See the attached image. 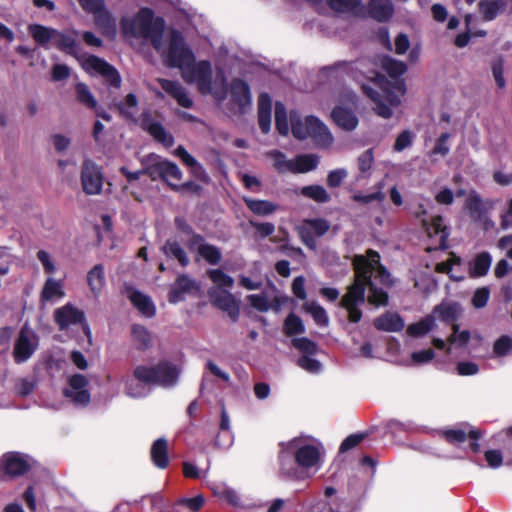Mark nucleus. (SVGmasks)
Instances as JSON below:
<instances>
[{"mask_svg":"<svg viewBox=\"0 0 512 512\" xmlns=\"http://www.w3.org/2000/svg\"><path fill=\"white\" fill-rule=\"evenodd\" d=\"M355 280L348 287L340 301L348 313L351 323H358L362 318L360 306L365 302V290L368 288V301L375 306H385L388 303L386 289L393 284L388 270L380 263V255L368 250L366 255H355L353 258Z\"/></svg>","mask_w":512,"mask_h":512,"instance_id":"nucleus-1","label":"nucleus"},{"mask_svg":"<svg viewBox=\"0 0 512 512\" xmlns=\"http://www.w3.org/2000/svg\"><path fill=\"white\" fill-rule=\"evenodd\" d=\"M325 455L319 439L310 435L293 437L279 444V474L288 480L310 478L322 468Z\"/></svg>","mask_w":512,"mask_h":512,"instance_id":"nucleus-2","label":"nucleus"},{"mask_svg":"<svg viewBox=\"0 0 512 512\" xmlns=\"http://www.w3.org/2000/svg\"><path fill=\"white\" fill-rule=\"evenodd\" d=\"M381 67L391 80L379 78L372 85H363V92L375 103L377 115L388 119L392 116V108L401 103V97L406 93V84L400 78L407 70L404 62L385 56L381 59Z\"/></svg>","mask_w":512,"mask_h":512,"instance_id":"nucleus-3","label":"nucleus"},{"mask_svg":"<svg viewBox=\"0 0 512 512\" xmlns=\"http://www.w3.org/2000/svg\"><path fill=\"white\" fill-rule=\"evenodd\" d=\"M180 375L178 367L169 362H161L156 366H137L133 378L125 380V393L132 398H143L148 395L147 385L171 387L176 384Z\"/></svg>","mask_w":512,"mask_h":512,"instance_id":"nucleus-4","label":"nucleus"},{"mask_svg":"<svg viewBox=\"0 0 512 512\" xmlns=\"http://www.w3.org/2000/svg\"><path fill=\"white\" fill-rule=\"evenodd\" d=\"M120 27L127 40L150 41L156 51H161L165 23L161 17H154L152 9L141 8L133 16L122 17Z\"/></svg>","mask_w":512,"mask_h":512,"instance_id":"nucleus-5","label":"nucleus"},{"mask_svg":"<svg viewBox=\"0 0 512 512\" xmlns=\"http://www.w3.org/2000/svg\"><path fill=\"white\" fill-rule=\"evenodd\" d=\"M181 77L188 84H196L201 94H210L219 102L227 97L228 88L223 71L219 70L213 79L212 65L207 60H194L181 73Z\"/></svg>","mask_w":512,"mask_h":512,"instance_id":"nucleus-6","label":"nucleus"},{"mask_svg":"<svg viewBox=\"0 0 512 512\" xmlns=\"http://www.w3.org/2000/svg\"><path fill=\"white\" fill-rule=\"evenodd\" d=\"M291 132L298 140L312 138L319 147L327 148L333 143V136L328 127L315 116L302 117L299 112L291 111L289 115Z\"/></svg>","mask_w":512,"mask_h":512,"instance_id":"nucleus-7","label":"nucleus"},{"mask_svg":"<svg viewBox=\"0 0 512 512\" xmlns=\"http://www.w3.org/2000/svg\"><path fill=\"white\" fill-rule=\"evenodd\" d=\"M144 165L146 175H148L152 180H156L158 178L162 179L174 190L178 191L181 188H189L194 185L193 182H186L181 186L175 184L174 181H180L182 178L180 168L175 163L163 159L157 154H149L144 160Z\"/></svg>","mask_w":512,"mask_h":512,"instance_id":"nucleus-8","label":"nucleus"},{"mask_svg":"<svg viewBox=\"0 0 512 512\" xmlns=\"http://www.w3.org/2000/svg\"><path fill=\"white\" fill-rule=\"evenodd\" d=\"M166 66L178 68L181 73L194 62L195 55L191 48L186 44L184 36L178 30H172L169 37V46L166 50L162 47L158 51Z\"/></svg>","mask_w":512,"mask_h":512,"instance_id":"nucleus-9","label":"nucleus"},{"mask_svg":"<svg viewBox=\"0 0 512 512\" xmlns=\"http://www.w3.org/2000/svg\"><path fill=\"white\" fill-rule=\"evenodd\" d=\"M81 65L91 75H100L110 86L120 88L121 77L118 71L104 59L85 55L81 58Z\"/></svg>","mask_w":512,"mask_h":512,"instance_id":"nucleus-10","label":"nucleus"},{"mask_svg":"<svg viewBox=\"0 0 512 512\" xmlns=\"http://www.w3.org/2000/svg\"><path fill=\"white\" fill-rule=\"evenodd\" d=\"M38 345L39 337L37 334L27 325H24L15 340L13 349L14 361L17 364L26 362L37 350Z\"/></svg>","mask_w":512,"mask_h":512,"instance_id":"nucleus-11","label":"nucleus"},{"mask_svg":"<svg viewBox=\"0 0 512 512\" xmlns=\"http://www.w3.org/2000/svg\"><path fill=\"white\" fill-rule=\"evenodd\" d=\"M81 185L87 195H99L104 184L102 168L90 159H85L81 169Z\"/></svg>","mask_w":512,"mask_h":512,"instance_id":"nucleus-12","label":"nucleus"},{"mask_svg":"<svg viewBox=\"0 0 512 512\" xmlns=\"http://www.w3.org/2000/svg\"><path fill=\"white\" fill-rule=\"evenodd\" d=\"M34 460L20 452H7L0 458V475L16 477L25 474Z\"/></svg>","mask_w":512,"mask_h":512,"instance_id":"nucleus-13","label":"nucleus"},{"mask_svg":"<svg viewBox=\"0 0 512 512\" xmlns=\"http://www.w3.org/2000/svg\"><path fill=\"white\" fill-rule=\"evenodd\" d=\"M88 379L81 374H74L68 379V386L63 390L66 398L74 405L84 407L90 403L91 395L88 390Z\"/></svg>","mask_w":512,"mask_h":512,"instance_id":"nucleus-14","label":"nucleus"},{"mask_svg":"<svg viewBox=\"0 0 512 512\" xmlns=\"http://www.w3.org/2000/svg\"><path fill=\"white\" fill-rule=\"evenodd\" d=\"M187 247L191 252H196L198 259L205 260L210 265H218L222 259L221 250L212 244L206 242L205 238L197 233H192V237L187 241Z\"/></svg>","mask_w":512,"mask_h":512,"instance_id":"nucleus-15","label":"nucleus"},{"mask_svg":"<svg viewBox=\"0 0 512 512\" xmlns=\"http://www.w3.org/2000/svg\"><path fill=\"white\" fill-rule=\"evenodd\" d=\"M208 295L214 306L226 312L233 321L238 319L240 314L239 305L229 290L211 287L208 290Z\"/></svg>","mask_w":512,"mask_h":512,"instance_id":"nucleus-16","label":"nucleus"},{"mask_svg":"<svg viewBox=\"0 0 512 512\" xmlns=\"http://www.w3.org/2000/svg\"><path fill=\"white\" fill-rule=\"evenodd\" d=\"M423 227L429 238L434 240V246L429 247L428 250H444L447 248V239L449 237V230L443 223L441 216H434L430 221L423 219Z\"/></svg>","mask_w":512,"mask_h":512,"instance_id":"nucleus-17","label":"nucleus"},{"mask_svg":"<svg viewBox=\"0 0 512 512\" xmlns=\"http://www.w3.org/2000/svg\"><path fill=\"white\" fill-rule=\"evenodd\" d=\"M86 12L93 14L95 24L107 35L116 33V22L112 14L105 7L104 0L92 2L90 6L83 8Z\"/></svg>","mask_w":512,"mask_h":512,"instance_id":"nucleus-18","label":"nucleus"},{"mask_svg":"<svg viewBox=\"0 0 512 512\" xmlns=\"http://www.w3.org/2000/svg\"><path fill=\"white\" fill-rule=\"evenodd\" d=\"M54 321L63 331L73 325L82 324L85 321V314L71 303H67L54 311Z\"/></svg>","mask_w":512,"mask_h":512,"instance_id":"nucleus-19","label":"nucleus"},{"mask_svg":"<svg viewBox=\"0 0 512 512\" xmlns=\"http://www.w3.org/2000/svg\"><path fill=\"white\" fill-rule=\"evenodd\" d=\"M156 81L178 105L184 108H191L193 106V101L188 95L186 88L179 81L164 78H158Z\"/></svg>","mask_w":512,"mask_h":512,"instance_id":"nucleus-20","label":"nucleus"},{"mask_svg":"<svg viewBox=\"0 0 512 512\" xmlns=\"http://www.w3.org/2000/svg\"><path fill=\"white\" fill-rule=\"evenodd\" d=\"M247 299L250 305L260 312H267L269 310L279 312L288 301L286 296L276 295L273 298H269L266 293L251 294Z\"/></svg>","mask_w":512,"mask_h":512,"instance_id":"nucleus-21","label":"nucleus"},{"mask_svg":"<svg viewBox=\"0 0 512 512\" xmlns=\"http://www.w3.org/2000/svg\"><path fill=\"white\" fill-rule=\"evenodd\" d=\"M231 97L240 112H245L252 104L249 84L242 79H233L230 85Z\"/></svg>","mask_w":512,"mask_h":512,"instance_id":"nucleus-22","label":"nucleus"},{"mask_svg":"<svg viewBox=\"0 0 512 512\" xmlns=\"http://www.w3.org/2000/svg\"><path fill=\"white\" fill-rule=\"evenodd\" d=\"M197 291L198 285L194 279L185 274L180 275L170 288L169 302L176 304L184 300L186 294H192Z\"/></svg>","mask_w":512,"mask_h":512,"instance_id":"nucleus-23","label":"nucleus"},{"mask_svg":"<svg viewBox=\"0 0 512 512\" xmlns=\"http://www.w3.org/2000/svg\"><path fill=\"white\" fill-rule=\"evenodd\" d=\"M65 297L64 284L62 280L49 277L44 282L40 293V303H56Z\"/></svg>","mask_w":512,"mask_h":512,"instance_id":"nucleus-24","label":"nucleus"},{"mask_svg":"<svg viewBox=\"0 0 512 512\" xmlns=\"http://www.w3.org/2000/svg\"><path fill=\"white\" fill-rule=\"evenodd\" d=\"M142 126L149 132L151 136H153L155 140L160 142L163 146L169 148L174 144V138L172 134L167 132L159 122L144 118L142 121Z\"/></svg>","mask_w":512,"mask_h":512,"instance_id":"nucleus-25","label":"nucleus"},{"mask_svg":"<svg viewBox=\"0 0 512 512\" xmlns=\"http://www.w3.org/2000/svg\"><path fill=\"white\" fill-rule=\"evenodd\" d=\"M162 252L168 259L178 261L182 267H186L190 263L185 249L176 239H168L162 247Z\"/></svg>","mask_w":512,"mask_h":512,"instance_id":"nucleus-26","label":"nucleus"},{"mask_svg":"<svg viewBox=\"0 0 512 512\" xmlns=\"http://www.w3.org/2000/svg\"><path fill=\"white\" fill-rule=\"evenodd\" d=\"M334 122L342 129L347 131L354 130L358 125V118L355 113L343 107H335L331 113Z\"/></svg>","mask_w":512,"mask_h":512,"instance_id":"nucleus-27","label":"nucleus"},{"mask_svg":"<svg viewBox=\"0 0 512 512\" xmlns=\"http://www.w3.org/2000/svg\"><path fill=\"white\" fill-rule=\"evenodd\" d=\"M128 298L131 303L146 317L155 315L156 309L151 298L138 290H129Z\"/></svg>","mask_w":512,"mask_h":512,"instance_id":"nucleus-28","label":"nucleus"},{"mask_svg":"<svg viewBox=\"0 0 512 512\" xmlns=\"http://www.w3.org/2000/svg\"><path fill=\"white\" fill-rule=\"evenodd\" d=\"M404 321L396 313L387 312L374 321L376 329L386 332H399L404 328Z\"/></svg>","mask_w":512,"mask_h":512,"instance_id":"nucleus-29","label":"nucleus"},{"mask_svg":"<svg viewBox=\"0 0 512 512\" xmlns=\"http://www.w3.org/2000/svg\"><path fill=\"white\" fill-rule=\"evenodd\" d=\"M492 264V257L488 252L477 254L469 263V274L473 278L485 276Z\"/></svg>","mask_w":512,"mask_h":512,"instance_id":"nucleus-30","label":"nucleus"},{"mask_svg":"<svg viewBox=\"0 0 512 512\" xmlns=\"http://www.w3.org/2000/svg\"><path fill=\"white\" fill-rule=\"evenodd\" d=\"M393 10L390 0H371L369 2V14L378 22H385L390 19Z\"/></svg>","mask_w":512,"mask_h":512,"instance_id":"nucleus-31","label":"nucleus"},{"mask_svg":"<svg viewBox=\"0 0 512 512\" xmlns=\"http://www.w3.org/2000/svg\"><path fill=\"white\" fill-rule=\"evenodd\" d=\"M465 207L468 210L470 217L475 221H481L487 212L485 203L476 191H471L468 194Z\"/></svg>","mask_w":512,"mask_h":512,"instance_id":"nucleus-32","label":"nucleus"},{"mask_svg":"<svg viewBox=\"0 0 512 512\" xmlns=\"http://www.w3.org/2000/svg\"><path fill=\"white\" fill-rule=\"evenodd\" d=\"M87 283L90 291L98 297L105 285V273L102 264L95 265L87 274Z\"/></svg>","mask_w":512,"mask_h":512,"instance_id":"nucleus-33","label":"nucleus"},{"mask_svg":"<svg viewBox=\"0 0 512 512\" xmlns=\"http://www.w3.org/2000/svg\"><path fill=\"white\" fill-rule=\"evenodd\" d=\"M168 445L167 440L165 438L157 439L151 448V458L155 466L160 469H164L167 467L169 463L168 458Z\"/></svg>","mask_w":512,"mask_h":512,"instance_id":"nucleus-34","label":"nucleus"},{"mask_svg":"<svg viewBox=\"0 0 512 512\" xmlns=\"http://www.w3.org/2000/svg\"><path fill=\"white\" fill-rule=\"evenodd\" d=\"M174 155L180 158L183 164L191 169V172L195 177L202 179L205 176L203 166L192 155H190L183 146H178L174 151Z\"/></svg>","mask_w":512,"mask_h":512,"instance_id":"nucleus-35","label":"nucleus"},{"mask_svg":"<svg viewBox=\"0 0 512 512\" xmlns=\"http://www.w3.org/2000/svg\"><path fill=\"white\" fill-rule=\"evenodd\" d=\"M244 202L251 212L260 216L270 215L278 209L277 204L268 200L244 197Z\"/></svg>","mask_w":512,"mask_h":512,"instance_id":"nucleus-36","label":"nucleus"},{"mask_svg":"<svg viewBox=\"0 0 512 512\" xmlns=\"http://www.w3.org/2000/svg\"><path fill=\"white\" fill-rule=\"evenodd\" d=\"M507 0H483L479 3V10L486 21L497 17L506 6Z\"/></svg>","mask_w":512,"mask_h":512,"instance_id":"nucleus-37","label":"nucleus"},{"mask_svg":"<svg viewBox=\"0 0 512 512\" xmlns=\"http://www.w3.org/2000/svg\"><path fill=\"white\" fill-rule=\"evenodd\" d=\"M220 430L223 433H227L225 439L222 441L220 436L215 439V445L220 448H229L233 443V435L230 432V417L226 411L224 405L221 407V420H220Z\"/></svg>","mask_w":512,"mask_h":512,"instance_id":"nucleus-38","label":"nucleus"},{"mask_svg":"<svg viewBox=\"0 0 512 512\" xmlns=\"http://www.w3.org/2000/svg\"><path fill=\"white\" fill-rule=\"evenodd\" d=\"M319 159L316 155L305 154L297 156L293 160L292 173H306L314 170L318 165Z\"/></svg>","mask_w":512,"mask_h":512,"instance_id":"nucleus-39","label":"nucleus"},{"mask_svg":"<svg viewBox=\"0 0 512 512\" xmlns=\"http://www.w3.org/2000/svg\"><path fill=\"white\" fill-rule=\"evenodd\" d=\"M461 264V258L452 254L451 257L444 262L438 263L436 265V271L440 273L449 274L450 278L455 281H461L464 279V276L461 274H457L456 268H458Z\"/></svg>","mask_w":512,"mask_h":512,"instance_id":"nucleus-40","label":"nucleus"},{"mask_svg":"<svg viewBox=\"0 0 512 512\" xmlns=\"http://www.w3.org/2000/svg\"><path fill=\"white\" fill-rule=\"evenodd\" d=\"M305 312L310 314L318 326L326 327L329 324V317L326 310L317 302H306L303 305Z\"/></svg>","mask_w":512,"mask_h":512,"instance_id":"nucleus-41","label":"nucleus"},{"mask_svg":"<svg viewBox=\"0 0 512 512\" xmlns=\"http://www.w3.org/2000/svg\"><path fill=\"white\" fill-rule=\"evenodd\" d=\"M435 327L434 315H429L417 323L408 326L407 333L413 337H420L426 335Z\"/></svg>","mask_w":512,"mask_h":512,"instance_id":"nucleus-42","label":"nucleus"},{"mask_svg":"<svg viewBox=\"0 0 512 512\" xmlns=\"http://www.w3.org/2000/svg\"><path fill=\"white\" fill-rule=\"evenodd\" d=\"M207 275L213 282V287L230 290L234 285V279L221 269H209Z\"/></svg>","mask_w":512,"mask_h":512,"instance_id":"nucleus-43","label":"nucleus"},{"mask_svg":"<svg viewBox=\"0 0 512 512\" xmlns=\"http://www.w3.org/2000/svg\"><path fill=\"white\" fill-rule=\"evenodd\" d=\"M28 30L34 40L41 45L48 43L57 34L56 30L39 24L30 25Z\"/></svg>","mask_w":512,"mask_h":512,"instance_id":"nucleus-44","label":"nucleus"},{"mask_svg":"<svg viewBox=\"0 0 512 512\" xmlns=\"http://www.w3.org/2000/svg\"><path fill=\"white\" fill-rule=\"evenodd\" d=\"M275 124L279 134L287 136L290 130L286 107L282 102L275 103Z\"/></svg>","mask_w":512,"mask_h":512,"instance_id":"nucleus-45","label":"nucleus"},{"mask_svg":"<svg viewBox=\"0 0 512 512\" xmlns=\"http://www.w3.org/2000/svg\"><path fill=\"white\" fill-rule=\"evenodd\" d=\"M301 194L318 203H327L330 201V195L323 186L309 185L301 189Z\"/></svg>","mask_w":512,"mask_h":512,"instance_id":"nucleus-46","label":"nucleus"},{"mask_svg":"<svg viewBox=\"0 0 512 512\" xmlns=\"http://www.w3.org/2000/svg\"><path fill=\"white\" fill-rule=\"evenodd\" d=\"M470 332L468 330H459L458 325H453V333L448 338L450 347L447 348V353H450L451 348H464L470 340Z\"/></svg>","mask_w":512,"mask_h":512,"instance_id":"nucleus-47","label":"nucleus"},{"mask_svg":"<svg viewBox=\"0 0 512 512\" xmlns=\"http://www.w3.org/2000/svg\"><path fill=\"white\" fill-rule=\"evenodd\" d=\"M267 155L274 160V168L279 173L292 172L293 160H288L281 151L271 150Z\"/></svg>","mask_w":512,"mask_h":512,"instance_id":"nucleus-48","label":"nucleus"},{"mask_svg":"<svg viewBox=\"0 0 512 512\" xmlns=\"http://www.w3.org/2000/svg\"><path fill=\"white\" fill-rule=\"evenodd\" d=\"M131 335L133 341L136 343L139 349L147 348L151 343L150 333L142 325H133L131 329Z\"/></svg>","mask_w":512,"mask_h":512,"instance_id":"nucleus-49","label":"nucleus"},{"mask_svg":"<svg viewBox=\"0 0 512 512\" xmlns=\"http://www.w3.org/2000/svg\"><path fill=\"white\" fill-rule=\"evenodd\" d=\"M137 105H138V100H137V97L135 94L133 93H129L123 102L119 103L118 107H119V110H120V113L128 118V119H132L134 118L136 112H137Z\"/></svg>","mask_w":512,"mask_h":512,"instance_id":"nucleus-50","label":"nucleus"},{"mask_svg":"<svg viewBox=\"0 0 512 512\" xmlns=\"http://www.w3.org/2000/svg\"><path fill=\"white\" fill-rule=\"evenodd\" d=\"M285 333L289 336L301 334L305 331L303 321L294 313H290L284 321Z\"/></svg>","mask_w":512,"mask_h":512,"instance_id":"nucleus-51","label":"nucleus"},{"mask_svg":"<svg viewBox=\"0 0 512 512\" xmlns=\"http://www.w3.org/2000/svg\"><path fill=\"white\" fill-rule=\"evenodd\" d=\"M358 169L361 173L360 178H368L370 176V170L374 163V155L372 149H368L363 152L357 160Z\"/></svg>","mask_w":512,"mask_h":512,"instance_id":"nucleus-52","label":"nucleus"},{"mask_svg":"<svg viewBox=\"0 0 512 512\" xmlns=\"http://www.w3.org/2000/svg\"><path fill=\"white\" fill-rule=\"evenodd\" d=\"M77 99L80 103L85 106L96 109L97 101L89 90L88 86L84 83H78L76 85Z\"/></svg>","mask_w":512,"mask_h":512,"instance_id":"nucleus-53","label":"nucleus"},{"mask_svg":"<svg viewBox=\"0 0 512 512\" xmlns=\"http://www.w3.org/2000/svg\"><path fill=\"white\" fill-rule=\"evenodd\" d=\"M458 306L456 304H440L434 308L433 314L444 321H452L456 318Z\"/></svg>","mask_w":512,"mask_h":512,"instance_id":"nucleus-54","label":"nucleus"},{"mask_svg":"<svg viewBox=\"0 0 512 512\" xmlns=\"http://www.w3.org/2000/svg\"><path fill=\"white\" fill-rule=\"evenodd\" d=\"M58 46L65 53L77 56L80 48L76 39L72 36L60 34L58 38Z\"/></svg>","mask_w":512,"mask_h":512,"instance_id":"nucleus-55","label":"nucleus"},{"mask_svg":"<svg viewBox=\"0 0 512 512\" xmlns=\"http://www.w3.org/2000/svg\"><path fill=\"white\" fill-rule=\"evenodd\" d=\"M512 349V338L508 335H502L499 337L493 346V353L497 357H504L508 355V353Z\"/></svg>","mask_w":512,"mask_h":512,"instance_id":"nucleus-56","label":"nucleus"},{"mask_svg":"<svg viewBox=\"0 0 512 512\" xmlns=\"http://www.w3.org/2000/svg\"><path fill=\"white\" fill-rule=\"evenodd\" d=\"M297 363L303 370L312 374H317L322 369V364L318 360L312 358L311 355H302L299 357Z\"/></svg>","mask_w":512,"mask_h":512,"instance_id":"nucleus-57","label":"nucleus"},{"mask_svg":"<svg viewBox=\"0 0 512 512\" xmlns=\"http://www.w3.org/2000/svg\"><path fill=\"white\" fill-rule=\"evenodd\" d=\"M292 344L296 349L303 352L304 355H314L317 352V345L305 337L294 338Z\"/></svg>","mask_w":512,"mask_h":512,"instance_id":"nucleus-58","label":"nucleus"},{"mask_svg":"<svg viewBox=\"0 0 512 512\" xmlns=\"http://www.w3.org/2000/svg\"><path fill=\"white\" fill-rule=\"evenodd\" d=\"M297 230L302 242L309 249L315 250L317 247L316 240L313 236L312 230L309 228L305 221H303V223L300 226H298Z\"/></svg>","mask_w":512,"mask_h":512,"instance_id":"nucleus-59","label":"nucleus"},{"mask_svg":"<svg viewBox=\"0 0 512 512\" xmlns=\"http://www.w3.org/2000/svg\"><path fill=\"white\" fill-rule=\"evenodd\" d=\"M415 135L410 130L401 132L394 143V150L401 152L412 145Z\"/></svg>","mask_w":512,"mask_h":512,"instance_id":"nucleus-60","label":"nucleus"},{"mask_svg":"<svg viewBox=\"0 0 512 512\" xmlns=\"http://www.w3.org/2000/svg\"><path fill=\"white\" fill-rule=\"evenodd\" d=\"M490 298V290L488 287L478 288L472 297V304L476 309L485 307Z\"/></svg>","mask_w":512,"mask_h":512,"instance_id":"nucleus-61","label":"nucleus"},{"mask_svg":"<svg viewBox=\"0 0 512 512\" xmlns=\"http://www.w3.org/2000/svg\"><path fill=\"white\" fill-rule=\"evenodd\" d=\"M314 234L321 237L326 234L330 228L328 221L325 219H307L304 220Z\"/></svg>","mask_w":512,"mask_h":512,"instance_id":"nucleus-62","label":"nucleus"},{"mask_svg":"<svg viewBox=\"0 0 512 512\" xmlns=\"http://www.w3.org/2000/svg\"><path fill=\"white\" fill-rule=\"evenodd\" d=\"M450 137V133H442L436 140L435 146L432 149V154H437L441 156L447 155L450 151V146L448 144V140L450 139Z\"/></svg>","mask_w":512,"mask_h":512,"instance_id":"nucleus-63","label":"nucleus"},{"mask_svg":"<svg viewBox=\"0 0 512 512\" xmlns=\"http://www.w3.org/2000/svg\"><path fill=\"white\" fill-rule=\"evenodd\" d=\"M333 506V512H355L357 504L350 499H337V501H330Z\"/></svg>","mask_w":512,"mask_h":512,"instance_id":"nucleus-64","label":"nucleus"}]
</instances>
